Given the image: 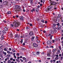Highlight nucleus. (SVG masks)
<instances>
[{
    "label": "nucleus",
    "instance_id": "1",
    "mask_svg": "<svg viewBox=\"0 0 63 63\" xmlns=\"http://www.w3.org/2000/svg\"><path fill=\"white\" fill-rule=\"evenodd\" d=\"M20 24V23L19 22H15L14 23L13 25L15 26L16 27H17L19 26Z\"/></svg>",
    "mask_w": 63,
    "mask_h": 63
},
{
    "label": "nucleus",
    "instance_id": "2",
    "mask_svg": "<svg viewBox=\"0 0 63 63\" xmlns=\"http://www.w3.org/2000/svg\"><path fill=\"white\" fill-rule=\"evenodd\" d=\"M52 8V6H49L47 7V9H46L45 11L46 12H48L51 9V8Z\"/></svg>",
    "mask_w": 63,
    "mask_h": 63
},
{
    "label": "nucleus",
    "instance_id": "3",
    "mask_svg": "<svg viewBox=\"0 0 63 63\" xmlns=\"http://www.w3.org/2000/svg\"><path fill=\"white\" fill-rule=\"evenodd\" d=\"M51 5H55V4H56L55 2H54V1H51L50 2V3Z\"/></svg>",
    "mask_w": 63,
    "mask_h": 63
},
{
    "label": "nucleus",
    "instance_id": "4",
    "mask_svg": "<svg viewBox=\"0 0 63 63\" xmlns=\"http://www.w3.org/2000/svg\"><path fill=\"white\" fill-rule=\"evenodd\" d=\"M19 19L20 20H23V17L22 16H20L19 17Z\"/></svg>",
    "mask_w": 63,
    "mask_h": 63
},
{
    "label": "nucleus",
    "instance_id": "5",
    "mask_svg": "<svg viewBox=\"0 0 63 63\" xmlns=\"http://www.w3.org/2000/svg\"><path fill=\"white\" fill-rule=\"evenodd\" d=\"M8 28H9L7 27H6L4 28V29L5 31H8Z\"/></svg>",
    "mask_w": 63,
    "mask_h": 63
},
{
    "label": "nucleus",
    "instance_id": "6",
    "mask_svg": "<svg viewBox=\"0 0 63 63\" xmlns=\"http://www.w3.org/2000/svg\"><path fill=\"white\" fill-rule=\"evenodd\" d=\"M50 33H51L52 34H54V31L53 30H50Z\"/></svg>",
    "mask_w": 63,
    "mask_h": 63
},
{
    "label": "nucleus",
    "instance_id": "7",
    "mask_svg": "<svg viewBox=\"0 0 63 63\" xmlns=\"http://www.w3.org/2000/svg\"><path fill=\"white\" fill-rule=\"evenodd\" d=\"M35 11V9H33L32 10H31V13L32 14L33 12H34V11Z\"/></svg>",
    "mask_w": 63,
    "mask_h": 63
},
{
    "label": "nucleus",
    "instance_id": "8",
    "mask_svg": "<svg viewBox=\"0 0 63 63\" xmlns=\"http://www.w3.org/2000/svg\"><path fill=\"white\" fill-rule=\"evenodd\" d=\"M33 46L34 47H38V45L35 43L33 44Z\"/></svg>",
    "mask_w": 63,
    "mask_h": 63
},
{
    "label": "nucleus",
    "instance_id": "9",
    "mask_svg": "<svg viewBox=\"0 0 63 63\" xmlns=\"http://www.w3.org/2000/svg\"><path fill=\"white\" fill-rule=\"evenodd\" d=\"M47 44L48 45H51V41L50 40H49L47 42Z\"/></svg>",
    "mask_w": 63,
    "mask_h": 63
},
{
    "label": "nucleus",
    "instance_id": "10",
    "mask_svg": "<svg viewBox=\"0 0 63 63\" xmlns=\"http://www.w3.org/2000/svg\"><path fill=\"white\" fill-rule=\"evenodd\" d=\"M57 18H56L55 19L56 20V21L57 22H58L59 21V19H58V18L57 19Z\"/></svg>",
    "mask_w": 63,
    "mask_h": 63
},
{
    "label": "nucleus",
    "instance_id": "11",
    "mask_svg": "<svg viewBox=\"0 0 63 63\" xmlns=\"http://www.w3.org/2000/svg\"><path fill=\"white\" fill-rule=\"evenodd\" d=\"M55 26H56V24H53V29H56V27H55Z\"/></svg>",
    "mask_w": 63,
    "mask_h": 63
},
{
    "label": "nucleus",
    "instance_id": "12",
    "mask_svg": "<svg viewBox=\"0 0 63 63\" xmlns=\"http://www.w3.org/2000/svg\"><path fill=\"white\" fill-rule=\"evenodd\" d=\"M15 9H17L18 8V5H15Z\"/></svg>",
    "mask_w": 63,
    "mask_h": 63
},
{
    "label": "nucleus",
    "instance_id": "13",
    "mask_svg": "<svg viewBox=\"0 0 63 63\" xmlns=\"http://www.w3.org/2000/svg\"><path fill=\"white\" fill-rule=\"evenodd\" d=\"M56 57V58H55V60H57V59H58L59 58H58V57H59V56H58V55H56L55 56Z\"/></svg>",
    "mask_w": 63,
    "mask_h": 63
},
{
    "label": "nucleus",
    "instance_id": "14",
    "mask_svg": "<svg viewBox=\"0 0 63 63\" xmlns=\"http://www.w3.org/2000/svg\"><path fill=\"white\" fill-rule=\"evenodd\" d=\"M18 34H16L15 35V38H16V39H17V38H18Z\"/></svg>",
    "mask_w": 63,
    "mask_h": 63
},
{
    "label": "nucleus",
    "instance_id": "15",
    "mask_svg": "<svg viewBox=\"0 0 63 63\" xmlns=\"http://www.w3.org/2000/svg\"><path fill=\"white\" fill-rule=\"evenodd\" d=\"M7 1H4L3 2V5H6V4H7Z\"/></svg>",
    "mask_w": 63,
    "mask_h": 63
},
{
    "label": "nucleus",
    "instance_id": "16",
    "mask_svg": "<svg viewBox=\"0 0 63 63\" xmlns=\"http://www.w3.org/2000/svg\"><path fill=\"white\" fill-rule=\"evenodd\" d=\"M3 54H4L5 55H6L7 54V53L6 52H4V51H3L2 52Z\"/></svg>",
    "mask_w": 63,
    "mask_h": 63
},
{
    "label": "nucleus",
    "instance_id": "17",
    "mask_svg": "<svg viewBox=\"0 0 63 63\" xmlns=\"http://www.w3.org/2000/svg\"><path fill=\"white\" fill-rule=\"evenodd\" d=\"M8 48H4V50L5 51H7V50H8Z\"/></svg>",
    "mask_w": 63,
    "mask_h": 63
},
{
    "label": "nucleus",
    "instance_id": "18",
    "mask_svg": "<svg viewBox=\"0 0 63 63\" xmlns=\"http://www.w3.org/2000/svg\"><path fill=\"white\" fill-rule=\"evenodd\" d=\"M34 38H35V37H32V39L31 40L32 41H33V40L34 39Z\"/></svg>",
    "mask_w": 63,
    "mask_h": 63
},
{
    "label": "nucleus",
    "instance_id": "19",
    "mask_svg": "<svg viewBox=\"0 0 63 63\" xmlns=\"http://www.w3.org/2000/svg\"><path fill=\"white\" fill-rule=\"evenodd\" d=\"M16 61L17 62H18V63H20V61H19V59H16Z\"/></svg>",
    "mask_w": 63,
    "mask_h": 63
},
{
    "label": "nucleus",
    "instance_id": "20",
    "mask_svg": "<svg viewBox=\"0 0 63 63\" xmlns=\"http://www.w3.org/2000/svg\"><path fill=\"white\" fill-rule=\"evenodd\" d=\"M11 14V12L10 11H8L7 13V14H8V15L9 14Z\"/></svg>",
    "mask_w": 63,
    "mask_h": 63
},
{
    "label": "nucleus",
    "instance_id": "21",
    "mask_svg": "<svg viewBox=\"0 0 63 63\" xmlns=\"http://www.w3.org/2000/svg\"><path fill=\"white\" fill-rule=\"evenodd\" d=\"M1 39L2 40L4 39V36L3 35L1 36Z\"/></svg>",
    "mask_w": 63,
    "mask_h": 63
},
{
    "label": "nucleus",
    "instance_id": "22",
    "mask_svg": "<svg viewBox=\"0 0 63 63\" xmlns=\"http://www.w3.org/2000/svg\"><path fill=\"white\" fill-rule=\"evenodd\" d=\"M30 36H32L33 35V32H31L30 33Z\"/></svg>",
    "mask_w": 63,
    "mask_h": 63
},
{
    "label": "nucleus",
    "instance_id": "23",
    "mask_svg": "<svg viewBox=\"0 0 63 63\" xmlns=\"http://www.w3.org/2000/svg\"><path fill=\"white\" fill-rule=\"evenodd\" d=\"M56 49H54L53 50V52H54L56 51Z\"/></svg>",
    "mask_w": 63,
    "mask_h": 63
},
{
    "label": "nucleus",
    "instance_id": "24",
    "mask_svg": "<svg viewBox=\"0 0 63 63\" xmlns=\"http://www.w3.org/2000/svg\"><path fill=\"white\" fill-rule=\"evenodd\" d=\"M26 37H27L28 38H30V36H28V35H25Z\"/></svg>",
    "mask_w": 63,
    "mask_h": 63
},
{
    "label": "nucleus",
    "instance_id": "25",
    "mask_svg": "<svg viewBox=\"0 0 63 63\" xmlns=\"http://www.w3.org/2000/svg\"><path fill=\"white\" fill-rule=\"evenodd\" d=\"M36 12H38V11H39V9H38L37 8H36Z\"/></svg>",
    "mask_w": 63,
    "mask_h": 63
},
{
    "label": "nucleus",
    "instance_id": "26",
    "mask_svg": "<svg viewBox=\"0 0 63 63\" xmlns=\"http://www.w3.org/2000/svg\"><path fill=\"white\" fill-rule=\"evenodd\" d=\"M30 28V27H27L26 28V29H28Z\"/></svg>",
    "mask_w": 63,
    "mask_h": 63
},
{
    "label": "nucleus",
    "instance_id": "27",
    "mask_svg": "<svg viewBox=\"0 0 63 63\" xmlns=\"http://www.w3.org/2000/svg\"><path fill=\"white\" fill-rule=\"evenodd\" d=\"M33 0H30V3H32V2H33Z\"/></svg>",
    "mask_w": 63,
    "mask_h": 63
},
{
    "label": "nucleus",
    "instance_id": "28",
    "mask_svg": "<svg viewBox=\"0 0 63 63\" xmlns=\"http://www.w3.org/2000/svg\"><path fill=\"white\" fill-rule=\"evenodd\" d=\"M40 54V52H37V55H39Z\"/></svg>",
    "mask_w": 63,
    "mask_h": 63
},
{
    "label": "nucleus",
    "instance_id": "29",
    "mask_svg": "<svg viewBox=\"0 0 63 63\" xmlns=\"http://www.w3.org/2000/svg\"><path fill=\"white\" fill-rule=\"evenodd\" d=\"M7 53H8V54L10 53V52L9 51H7Z\"/></svg>",
    "mask_w": 63,
    "mask_h": 63
},
{
    "label": "nucleus",
    "instance_id": "30",
    "mask_svg": "<svg viewBox=\"0 0 63 63\" xmlns=\"http://www.w3.org/2000/svg\"><path fill=\"white\" fill-rule=\"evenodd\" d=\"M15 12H16V13H17V12H18V10H16L15 11Z\"/></svg>",
    "mask_w": 63,
    "mask_h": 63
},
{
    "label": "nucleus",
    "instance_id": "31",
    "mask_svg": "<svg viewBox=\"0 0 63 63\" xmlns=\"http://www.w3.org/2000/svg\"><path fill=\"white\" fill-rule=\"evenodd\" d=\"M23 60H26V58L24 57H23Z\"/></svg>",
    "mask_w": 63,
    "mask_h": 63
},
{
    "label": "nucleus",
    "instance_id": "32",
    "mask_svg": "<svg viewBox=\"0 0 63 63\" xmlns=\"http://www.w3.org/2000/svg\"><path fill=\"white\" fill-rule=\"evenodd\" d=\"M11 61L9 60L8 62V63H11Z\"/></svg>",
    "mask_w": 63,
    "mask_h": 63
},
{
    "label": "nucleus",
    "instance_id": "33",
    "mask_svg": "<svg viewBox=\"0 0 63 63\" xmlns=\"http://www.w3.org/2000/svg\"><path fill=\"white\" fill-rule=\"evenodd\" d=\"M37 42L39 43H40V41H39V40H37Z\"/></svg>",
    "mask_w": 63,
    "mask_h": 63
},
{
    "label": "nucleus",
    "instance_id": "34",
    "mask_svg": "<svg viewBox=\"0 0 63 63\" xmlns=\"http://www.w3.org/2000/svg\"><path fill=\"white\" fill-rule=\"evenodd\" d=\"M10 26H11V27H13V26H14V25H13L12 24H11L10 25Z\"/></svg>",
    "mask_w": 63,
    "mask_h": 63
},
{
    "label": "nucleus",
    "instance_id": "35",
    "mask_svg": "<svg viewBox=\"0 0 63 63\" xmlns=\"http://www.w3.org/2000/svg\"><path fill=\"white\" fill-rule=\"evenodd\" d=\"M32 54L33 55H35V52H32Z\"/></svg>",
    "mask_w": 63,
    "mask_h": 63
},
{
    "label": "nucleus",
    "instance_id": "36",
    "mask_svg": "<svg viewBox=\"0 0 63 63\" xmlns=\"http://www.w3.org/2000/svg\"><path fill=\"white\" fill-rule=\"evenodd\" d=\"M58 52H59V53H60V50H58Z\"/></svg>",
    "mask_w": 63,
    "mask_h": 63
},
{
    "label": "nucleus",
    "instance_id": "37",
    "mask_svg": "<svg viewBox=\"0 0 63 63\" xmlns=\"http://www.w3.org/2000/svg\"><path fill=\"white\" fill-rule=\"evenodd\" d=\"M47 55H50V53H48Z\"/></svg>",
    "mask_w": 63,
    "mask_h": 63
},
{
    "label": "nucleus",
    "instance_id": "38",
    "mask_svg": "<svg viewBox=\"0 0 63 63\" xmlns=\"http://www.w3.org/2000/svg\"><path fill=\"white\" fill-rule=\"evenodd\" d=\"M36 40H38V36H36Z\"/></svg>",
    "mask_w": 63,
    "mask_h": 63
},
{
    "label": "nucleus",
    "instance_id": "39",
    "mask_svg": "<svg viewBox=\"0 0 63 63\" xmlns=\"http://www.w3.org/2000/svg\"><path fill=\"white\" fill-rule=\"evenodd\" d=\"M59 53L58 52H57L56 53L57 55H58V54H59Z\"/></svg>",
    "mask_w": 63,
    "mask_h": 63
},
{
    "label": "nucleus",
    "instance_id": "40",
    "mask_svg": "<svg viewBox=\"0 0 63 63\" xmlns=\"http://www.w3.org/2000/svg\"><path fill=\"white\" fill-rule=\"evenodd\" d=\"M2 33H5V31L4 30H3L2 31Z\"/></svg>",
    "mask_w": 63,
    "mask_h": 63
},
{
    "label": "nucleus",
    "instance_id": "41",
    "mask_svg": "<svg viewBox=\"0 0 63 63\" xmlns=\"http://www.w3.org/2000/svg\"><path fill=\"white\" fill-rule=\"evenodd\" d=\"M41 21L42 22H43V23H44V22H45V21L43 20H42Z\"/></svg>",
    "mask_w": 63,
    "mask_h": 63
},
{
    "label": "nucleus",
    "instance_id": "42",
    "mask_svg": "<svg viewBox=\"0 0 63 63\" xmlns=\"http://www.w3.org/2000/svg\"><path fill=\"white\" fill-rule=\"evenodd\" d=\"M58 16L59 17H61V15L60 14L58 15Z\"/></svg>",
    "mask_w": 63,
    "mask_h": 63
},
{
    "label": "nucleus",
    "instance_id": "43",
    "mask_svg": "<svg viewBox=\"0 0 63 63\" xmlns=\"http://www.w3.org/2000/svg\"><path fill=\"white\" fill-rule=\"evenodd\" d=\"M12 50L13 51V52H15V50H14V49H12Z\"/></svg>",
    "mask_w": 63,
    "mask_h": 63
},
{
    "label": "nucleus",
    "instance_id": "44",
    "mask_svg": "<svg viewBox=\"0 0 63 63\" xmlns=\"http://www.w3.org/2000/svg\"><path fill=\"white\" fill-rule=\"evenodd\" d=\"M59 48H60V50H61V47L60 46H59Z\"/></svg>",
    "mask_w": 63,
    "mask_h": 63
},
{
    "label": "nucleus",
    "instance_id": "45",
    "mask_svg": "<svg viewBox=\"0 0 63 63\" xmlns=\"http://www.w3.org/2000/svg\"><path fill=\"white\" fill-rule=\"evenodd\" d=\"M30 26H33V25H32V24H30Z\"/></svg>",
    "mask_w": 63,
    "mask_h": 63
},
{
    "label": "nucleus",
    "instance_id": "46",
    "mask_svg": "<svg viewBox=\"0 0 63 63\" xmlns=\"http://www.w3.org/2000/svg\"><path fill=\"white\" fill-rule=\"evenodd\" d=\"M20 60H21V62H23V60H22L21 59H20Z\"/></svg>",
    "mask_w": 63,
    "mask_h": 63
},
{
    "label": "nucleus",
    "instance_id": "47",
    "mask_svg": "<svg viewBox=\"0 0 63 63\" xmlns=\"http://www.w3.org/2000/svg\"><path fill=\"white\" fill-rule=\"evenodd\" d=\"M15 17H18V15H16V16H15Z\"/></svg>",
    "mask_w": 63,
    "mask_h": 63
},
{
    "label": "nucleus",
    "instance_id": "48",
    "mask_svg": "<svg viewBox=\"0 0 63 63\" xmlns=\"http://www.w3.org/2000/svg\"><path fill=\"white\" fill-rule=\"evenodd\" d=\"M0 57H1L2 58H3V55H0Z\"/></svg>",
    "mask_w": 63,
    "mask_h": 63
},
{
    "label": "nucleus",
    "instance_id": "49",
    "mask_svg": "<svg viewBox=\"0 0 63 63\" xmlns=\"http://www.w3.org/2000/svg\"><path fill=\"white\" fill-rule=\"evenodd\" d=\"M9 50L10 51H11L12 50V49L11 48H9Z\"/></svg>",
    "mask_w": 63,
    "mask_h": 63
},
{
    "label": "nucleus",
    "instance_id": "50",
    "mask_svg": "<svg viewBox=\"0 0 63 63\" xmlns=\"http://www.w3.org/2000/svg\"><path fill=\"white\" fill-rule=\"evenodd\" d=\"M14 58H16V55H14Z\"/></svg>",
    "mask_w": 63,
    "mask_h": 63
},
{
    "label": "nucleus",
    "instance_id": "51",
    "mask_svg": "<svg viewBox=\"0 0 63 63\" xmlns=\"http://www.w3.org/2000/svg\"><path fill=\"white\" fill-rule=\"evenodd\" d=\"M52 35H51L50 36V39H52Z\"/></svg>",
    "mask_w": 63,
    "mask_h": 63
},
{
    "label": "nucleus",
    "instance_id": "52",
    "mask_svg": "<svg viewBox=\"0 0 63 63\" xmlns=\"http://www.w3.org/2000/svg\"><path fill=\"white\" fill-rule=\"evenodd\" d=\"M21 43V44H22V40H21V41H20Z\"/></svg>",
    "mask_w": 63,
    "mask_h": 63
},
{
    "label": "nucleus",
    "instance_id": "53",
    "mask_svg": "<svg viewBox=\"0 0 63 63\" xmlns=\"http://www.w3.org/2000/svg\"><path fill=\"white\" fill-rule=\"evenodd\" d=\"M13 59L12 58H11L10 59V60H11V61H12V60H13Z\"/></svg>",
    "mask_w": 63,
    "mask_h": 63
},
{
    "label": "nucleus",
    "instance_id": "54",
    "mask_svg": "<svg viewBox=\"0 0 63 63\" xmlns=\"http://www.w3.org/2000/svg\"><path fill=\"white\" fill-rule=\"evenodd\" d=\"M61 60H62L63 59V57H61Z\"/></svg>",
    "mask_w": 63,
    "mask_h": 63
},
{
    "label": "nucleus",
    "instance_id": "55",
    "mask_svg": "<svg viewBox=\"0 0 63 63\" xmlns=\"http://www.w3.org/2000/svg\"><path fill=\"white\" fill-rule=\"evenodd\" d=\"M3 1L2 0H0V3H2Z\"/></svg>",
    "mask_w": 63,
    "mask_h": 63
},
{
    "label": "nucleus",
    "instance_id": "56",
    "mask_svg": "<svg viewBox=\"0 0 63 63\" xmlns=\"http://www.w3.org/2000/svg\"><path fill=\"white\" fill-rule=\"evenodd\" d=\"M47 59H48V60H49V59H50V58H47Z\"/></svg>",
    "mask_w": 63,
    "mask_h": 63
},
{
    "label": "nucleus",
    "instance_id": "57",
    "mask_svg": "<svg viewBox=\"0 0 63 63\" xmlns=\"http://www.w3.org/2000/svg\"><path fill=\"white\" fill-rule=\"evenodd\" d=\"M23 11L24 12H25V10L24 9H23Z\"/></svg>",
    "mask_w": 63,
    "mask_h": 63
},
{
    "label": "nucleus",
    "instance_id": "58",
    "mask_svg": "<svg viewBox=\"0 0 63 63\" xmlns=\"http://www.w3.org/2000/svg\"><path fill=\"white\" fill-rule=\"evenodd\" d=\"M23 49L24 50H26V49H25L24 48H23Z\"/></svg>",
    "mask_w": 63,
    "mask_h": 63
},
{
    "label": "nucleus",
    "instance_id": "59",
    "mask_svg": "<svg viewBox=\"0 0 63 63\" xmlns=\"http://www.w3.org/2000/svg\"><path fill=\"white\" fill-rule=\"evenodd\" d=\"M54 32H57V31L56 30H54Z\"/></svg>",
    "mask_w": 63,
    "mask_h": 63
},
{
    "label": "nucleus",
    "instance_id": "60",
    "mask_svg": "<svg viewBox=\"0 0 63 63\" xmlns=\"http://www.w3.org/2000/svg\"><path fill=\"white\" fill-rule=\"evenodd\" d=\"M59 24H60L59 23H58L57 24V25L58 26L59 25Z\"/></svg>",
    "mask_w": 63,
    "mask_h": 63
},
{
    "label": "nucleus",
    "instance_id": "61",
    "mask_svg": "<svg viewBox=\"0 0 63 63\" xmlns=\"http://www.w3.org/2000/svg\"><path fill=\"white\" fill-rule=\"evenodd\" d=\"M50 62L51 63H52L53 62V61L51 60L50 61Z\"/></svg>",
    "mask_w": 63,
    "mask_h": 63
},
{
    "label": "nucleus",
    "instance_id": "62",
    "mask_svg": "<svg viewBox=\"0 0 63 63\" xmlns=\"http://www.w3.org/2000/svg\"><path fill=\"white\" fill-rule=\"evenodd\" d=\"M45 23H47V21H45Z\"/></svg>",
    "mask_w": 63,
    "mask_h": 63
},
{
    "label": "nucleus",
    "instance_id": "63",
    "mask_svg": "<svg viewBox=\"0 0 63 63\" xmlns=\"http://www.w3.org/2000/svg\"><path fill=\"white\" fill-rule=\"evenodd\" d=\"M40 6H39V5H38L37 6V8H40Z\"/></svg>",
    "mask_w": 63,
    "mask_h": 63
},
{
    "label": "nucleus",
    "instance_id": "64",
    "mask_svg": "<svg viewBox=\"0 0 63 63\" xmlns=\"http://www.w3.org/2000/svg\"><path fill=\"white\" fill-rule=\"evenodd\" d=\"M13 61H16V60L15 59H13Z\"/></svg>",
    "mask_w": 63,
    "mask_h": 63
}]
</instances>
